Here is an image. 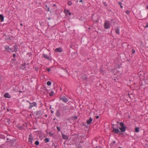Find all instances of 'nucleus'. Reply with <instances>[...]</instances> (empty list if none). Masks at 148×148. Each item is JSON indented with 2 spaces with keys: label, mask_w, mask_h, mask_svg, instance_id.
I'll list each match as a JSON object with an SVG mask.
<instances>
[{
  "label": "nucleus",
  "mask_w": 148,
  "mask_h": 148,
  "mask_svg": "<svg viewBox=\"0 0 148 148\" xmlns=\"http://www.w3.org/2000/svg\"><path fill=\"white\" fill-rule=\"evenodd\" d=\"M29 104H30L29 107V109H31L33 107L36 106L37 105V103L35 102H34L32 103H29Z\"/></svg>",
  "instance_id": "4"
},
{
  "label": "nucleus",
  "mask_w": 148,
  "mask_h": 148,
  "mask_svg": "<svg viewBox=\"0 0 148 148\" xmlns=\"http://www.w3.org/2000/svg\"><path fill=\"white\" fill-rule=\"evenodd\" d=\"M146 27H148V24H147V25L146 26Z\"/></svg>",
  "instance_id": "37"
},
{
  "label": "nucleus",
  "mask_w": 148,
  "mask_h": 148,
  "mask_svg": "<svg viewBox=\"0 0 148 148\" xmlns=\"http://www.w3.org/2000/svg\"><path fill=\"white\" fill-rule=\"evenodd\" d=\"M135 52V51L134 49H132V53H134Z\"/></svg>",
  "instance_id": "27"
},
{
  "label": "nucleus",
  "mask_w": 148,
  "mask_h": 148,
  "mask_svg": "<svg viewBox=\"0 0 148 148\" xmlns=\"http://www.w3.org/2000/svg\"><path fill=\"white\" fill-rule=\"evenodd\" d=\"M56 116H60V114L59 110H57L56 114Z\"/></svg>",
  "instance_id": "16"
},
{
  "label": "nucleus",
  "mask_w": 148,
  "mask_h": 148,
  "mask_svg": "<svg viewBox=\"0 0 148 148\" xmlns=\"http://www.w3.org/2000/svg\"><path fill=\"white\" fill-rule=\"evenodd\" d=\"M15 56H16V55H15V54H13V57H15Z\"/></svg>",
  "instance_id": "33"
},
{
  "label": "nucleus",
  "mask_w": 148,
  "mask_h": 148,
  "mask_svg": "<svg viewBox=\"0 0 148 148\" xmlns=\"http://www.w3.org/2000/svg\"><path fill=\"white\" fill-rule=\"evenodd\" d=\"M19 92H22V91H19Z\"/></svg>",
  "instance_id": "44"
},
{
  "label": "nucleus",
  "mask_w": 148,
  "mask_h": 148,
  "mask_svg": "<svg viewBox=\"0 0 148 148\" xmlns=\"http://www.w3.org/2000/svg\"><path fill=\"white\" fill-rule=\"evenodd\" d=\"M69 15H71V12H69Z\"/></svg>",
  "instance_id": "30"
},
{
  "label": "nucleus",
  "mask_w": 148,
  "mask_h": 148,
  "mask_svg": "<svg viewBox=\"0 0 148 148\" xmlns=\"http://www.w3.org/2000/svg\"><path fill=\"white\" fill-rule=\"evenodd\" d=\"M126 13H127V14H130V11H129V10H127V11H126Z\"/></svg>",
  "instance_id": "26"
},
{
  "label": "nucleus",
  "mask_w": 148,
  "mask_h": 148,
  "mask_svg": "<svg viewBox=\"0 0 148 148\" xmlns=\"http://www.w3.org/2000/svg\"><path fill=\"white\" fill-rule=\"evenodd\" d=\"M63 51L62 49L61 48H56L55 50V51L56 52H59L60 53L62 52Z\"/></svg>",
  "instance_id": "6"
},
{
  "label": "nucleus",
  "mask_w": 148,
  "mask_h": 148,
  "mask_svg": "<svg viewBox=\"0 0 148 148\" xmlns=\"http://www.w3.org/2000/svg\"><path fill=\"white\" fill-rule=\"evenodd\" d=\"M147 9H148V5L147 6Z\"/></svg>",
  "instance_id": "40"
},
{
  "label": "nucleus",
  "mask_w": 148,
  "mask_h": 148,
  "mask_svg": "<svg viewBox=\"0 0 148 148\" xmlns=\"http://www.w3.org/2000/svg\"><path fill=\"white\" fill-rule=\"evenodd\" d=\"M29 142L32 144L33 143V138L31 135H29Z\"/></svg>",
  "instance_id": "8"
},
{
  "label": "nucleus",
  "mask_w": 148,
  "mask_h": 148,
  "mask_svg": "<svg viewBox=\"0 0 148 148\" xmlns=\"http://www.w3.org/2000/svg\"><path fill=\"white\" fill-rule=\"evenodd\" d=\"M115 32L116 34H119V28H117L115 31Z\"/></svg>",
  "instance_id": "14"
},
{
  "label": "nucleus",
  "mask_w": 148,
  "mask_h": 148,
  "mask_svg": "<svg viewBox=\"0 0 148 148\" xmlns=\"http://www.w3.org/2000/svg\"><path fill=\"white\" fill-rule=\"evenodd\" d=\"M20 25H21V26H23V25L22 23H21L20 24Z\"/></svg>",
  "instance_id": "36"
},
{
  "label": "nucleus",
  "mask_w": 148,
  "mask_h": 148,
  "mask_svg": "<svg viewBox=\"0 0 148 148\" xmlns=\"http://www.w3.org/2000/svg\"><path fill=\"white\" fill-rule=\"evenodd\" d=\"M13 50H14V49L12 48H10V51H11L13 52L12 51Z\"/></svg>",
  "instance_id": "28"
},
{
  "label": "nucleus",
  "mask_w": 148,
  "mask_h": 148,
  "mask_svg": "<svg viewBox=\"0 0 148 148\" xmlns=\"http://www.w3.org/2000/svg\"><path fill=\"white\" fill-rule=\"evenodd\" d=\"M47 11H50V9H49V8H48Z\"/></svg>",
  "instance_id": "34"
},
{
  "label": "nucleus",
  "mask_w": 148,
  "mask_h": 148,
  "mask_svg": "<svg viewBox=\"0 0 148 148\" xmlns=\"http://www.w3.org/2000/svg\"><path fill=\"white\" fill-rule=\"evenodd\" d=\"M45 6L47 7V5H45Z\"/></svg>",
  "instance_id": "42"
},
{
  "label": "nucleus",
  "mask_w": 148,
  "mask_h": 148,
  "mask_svg": "<svg viewBox=\"0 0 148 148\" xmlns=\"http://www.w3.org/2000/svg\"><path fill=\"white\" fill-rule=\"evenodd\" d=\"M56 5V4H54L53 5V6H55Z\"/></svg>",
  "instance_id": "41"
},
{
  "label": "nucleus",
  "mask_w": 148,
  "mask_h": 148,
  "mask_svg": "<svg viewBox=\"0 0 148 148\" xmlns=\"http://www.w3.org/2000/svg\"><path fill=\"white\" fill-rule=\"evenodd\" d=\"M60 100H62L63 102L66 103L68 102L69 99L64 96H63L60 97Z\"/></svg>",
  "instance_id": "3"
},
{
  "label": "nucleus",
  "mask_w": 148,
  "mask_h": 148,
  "mask_svg": "<svg viewBox=\"0 0 148 148\" xmlns=\"http://www.w3.org/2000/svg\"><path fill=\"white\" fill-rule=\"evenodd\" d=\"M69 10H64V12L66 14H67L68 13H69Z\"/></svg>",
  "instance_id": "20"
},
{
  "label": "nucleus",
  "mask_w": 148,
  "mask_h": 148,
  "mask_svg": "<svg viewBox=\"0 0 148 148\" xmlns=\"http://www.w3.org/2000/svg\"><path fill=\"white\" fill-rule=\"evenodd\" d=\"M121 3L120 2H119V3L120 4Z\"/></svg>",
  "instance_id": "43"
},
{
  "label": "nucleus",
  "mask_w": 148,
  "mask_h": 148,
  "mask_svg": "<svg viewBox=\"0 0 148 148\" xmlns=\"http://www.w3.org/2000/svg\"><path fill=\"white\" fill-rule=\"evenodd\" d=\"M113 129L112 131L115 134H118L119 132V130L118 128H115L113 127H112Z\"/></svg>",
  "instance_id": "5"
},
{
  "label": "nucleus",
  "mask_w": 148,
  "mask_h": 148,
  "mask_svg": "<svg viewBox=\"0 0 148 148\" xmlns=\"http://www.w3.org/2000/svg\"><path fill=\"white\" fill-rule=\"evenodd\" d=\"M62 137L64 139H67L68 138L67 136L66 135H64V134L62 135Z\"/></svg>",
  "instance_id": "15"
},
{
  "label": "nucleus",
  "mask_w": 148,
  "mask_h": 148,
  "mask_svg": "<svg viewBox=\"0 0 148 148\" xmlns=\"http://www.w3.org/2000/svg\"><path fill=\"white\" fill-rule=\"evenodd\" d=\"M14 50H13L12 51L13 52H16L17 51V49H18V45H15L14 46Z\"/></svg>",
  "instance_id": "9"
},
{
  "label": "nucleus",
  "mask_w": 148,
  "mask_h": 148,
  "mask_svg": "<svg viewBox=\"0 0 148 148\" xmlns=\"http://www.w3.org/2000/svg\"><path fill=\"white\" fill-rule=\"evenodd\" d=\"M54 94V92L53 91L49 93V95L50 96H53Z\"/></svg>",
  "instance_id": "19"
},
{
  "label": "nucleus",
  "mask_w": 148,
  "mask_h": 148,
  "mask_svg": "<svg viewBox=\"0 0 148 148\" xmlns=\"http://www.w3.org/2000/svg\"><path fill=\"white\" fill-rule=\"evenodd\" d=\"M72 118L75 119H76L77 118V116H73L72 117Z\"/></svg>",
  "instance_id": "24"
},
{
  "label": "nucleus",
  "mask_w": 148,
  "mask_h": 148,
  "mask_svg": "<svg viewBox=\"0 0 148 148\" xmlns=\"http://www.w3.org/2000/svg\"><path fill=\"white\" fill-rule=\"evenodd\" d=\"M79 2H83V1L82 0H80L79 1Z\"/></svg>",
  "instance_id": "35"
},
{
  "label": "nucleus",
  "mask_w": 148,
  "mask_h": 148,
  "mask_svg": "<svg viewBox=\"0 0 148 148\" xmlns=\"http://www.w3.org/2000/svg\"><path fill=\"white\" fill-rule=\"evenodd\" d=\"M104 26L105 29H109L110 26V23L108 21H106L104 23Z\"/></svg>",
  "instance_id": "2"
},
{
  "label": "nucleus",
  "mask_w": 148,
  "mask_h": 148,
  "mask_svg": "<svg viewBox=\"0 0 148 148\" xmlns=\"http://www.w3.org/2000/svg\"><path fill=\"white\" fill-rule=\"evenodd\" d=\"M5 49L8 51H10V48L9 46L8 45H6L5 46Z\"/></svg>",
  "instance_id": "12"
},
{
  "label": "nucleus",
  "mask_w": 148,
  "mask_h": 148,
  "mask_svg": "<svg viewBox=\"0 0 148 148\" xmlns=\"http://www.w3.org/2000/svg\"><path fill=\"white\" fill-rule=\"evenodd\" d=\"M92 121V119H91V118H90L88 120H87L86 121V123L88 124H90Z\"/></svg>",
  "instance_id": "13"
},
{
  "label": "nucleus",
  "mask_w": 148,
  "mask_h": 148,
  "mask_svg": "<svg viewBox=\"0 0 148 148\" xmlns=\"http://www.w3.org/2000/svg\"><path fill=\"white\" fill-rule=\"evenodd\" d=\"M47 84L48 86H50L51 84V82L50 81H48L47 82Z\"/></svg>",
  "instance_id": "21"
},
{
  "label": "nucleus",
  "mask_w": 148,
  "mask_h": 148,
  "mask_svg": "<svg viewBox=\"0 0 148 148\" xmlns=\"http://www.w3.org/2000/svg\"><path fill=\"white\" fill-rule=\"evenodd\" d=\"M4 20V17L3 16L2 14H0V21L2 22Z\"/></svg>",
  "instance_id": "11"
},
{
  "label": "nucleus",
  "mask_w": 148,
  "mask_h": 148,
  "mask_svg": "<svg viewBox=\"0 0 148 148\" xmlns=\"http://www.w3.org/2000/svg\"><path fill=\"white\" fill-rule=\"evenodd\" d=\"M47 70L48 71H50L51 70V69H47Z\"/></svg>",
  "instance_id": "29"
},
{
  "label": "nucleus",
  "mask_w": 148,
  "mask_h": 148,
  "mask_svg": "<svg viewBox=\"0 0 148 148\" xmlns=\"http://www.w3.org/2000/svg\"><path fill=\"white\" fill-rule=\"evenodd\" d=\"M39 142L38 141H36L35 142V144L36 145H39Z\"/></svg>",
  "instance_id": "23"
},
{
  "label": "nucleus",
  "mask_w": 148,
  "mask_h": 148,
  "mask_svg": "<svg viewBox=\"0 0 148 148\" xmlns=\"http://www.w3.org/2000/svg\"><path fill=\"white\" fill-rule=\"evenodd\" d=\"M121 127L119 128L121 132H125L126 129V127L124 125V123L123 122H120L119 123Z\"/></svg>",
  "instance_id": "1"
},
{
  "label": "nucleus",
  "mask_w": 148,
  "mask_h": 148,
  "mask_svg": "<svg viewBox=\"0 0 148 148\" xmlns=\"http://www.w3.org/2000/svg\"><path fill=\"white\" fill-rule=\"evenodd\" d=\"M4 97L5 98H11V95L8 93H6L4 95Z\"/></svg>",
  "instance_id": "7"
},
{
  "label": "nucleus",
  "mask_w": 148,
  "mask_h": 148,
  "mask_svg": "<svg viewBox=\"0 0 148 148\" xmlns=\"http://www.w3.org/2000/svg\"><path fill=\"white\" fill-rule=\"evenodd\" d=\"M121 7L122 8H123V6L122 5H121Z\"/></svg>",
  "instance_id": "39"
},
{
  "label": "nucleus",
  "mask_w": 148,
  "mask_h": 148,
  "mask_svg": "<svg viewBox=\"0 0 148 148\" xmlns=\"http://www.w3.org/2000/svg\"><path fill=\"white\" fill-rule=\"evenodd\" d=\"M57 127V130H58L59 131H60V128L59 127H58V126H57V127Z\"/></svg>",
  "instance_id": "25"
},
{
  "label": "nucleus",
  "mask_w": 148,
  "mask_h": 148,
  "mask_svg": "<svg viewBox=\"0 0 148 148\" xmlns=\"http://www.w3.org/2000/svg\"><path fill=\"white\" fill-rule=\"evenodd\" d=\"M43 56L45 58L48 60L50 59V57L48 56L47 54L44 53L43 54Z\"/></svg>",
  "instance_id": "10"
},
{
  "label": "nucleus",
  "mask_w": 148,
  "mask_h": 148,
  "mask_svg": "<svg viewBox=\"0 0 148 148\" xmlns=\"http://www.w3.org/2000/svg\"><path fill=\"white\" fill-rule=\"evenodd\" d=\"M27 101L29 103H31L29 101Z\"/></svg>",
  "instance_id": "38"
},
{
  "label": "nucleus",
  "mask_w": 148,
  "mask_h": 148,
  "mask_svg": "<svg viewBox=\"0 0 148 148\" xmlns=\"http://www.w3.org/2000/svg\"><path fill=\"white\" fill-rule=\"evenodd\" d=\"M44 140L46 143H48L49 141V139L48 138H45Z\"/></svg>",
  "instance_id": "17"
},
{
  "label": "nucleus",
  "mask_w": 148,
  "mask_h": 148,
  "mask_svg": "<svg viewBox=\"0 0 148 148\" xmlns=\"http://www.w3.org/2000/svg\"><path fill=\"white\" fill-rule=\"evenodd\" d=\"M68 4L69 5H72V2H71V1H68Z\"/></svg>",
  "instance_id": "22"
},
{
  "label": "nucleus",
  "mask_w": 148,
  "mask_h": 148,
  "mask_svg": "<svg viewBox=\"0 0 148 148\" xmlns=\"http://www.w3.org/2000/svg\"><path fill=\"white\" fill-rule=\"evenodd\" d=\"M121 147H119V148H121Z\"/></svg>",
  "instance_id": "45"
},
{
  "label": "nucleus",
  "mask_w": 148,
  "mask_h": 148,
  "mask_svg": "<svg viewBox=\"0 0 148 148\" xmlns=\"http://www.w3.org/2000/svg\"><path fill=\"white\" fill-rule=\"evenodd\" d=\"M139 128L138 127H136L135 129V131L136 132H138L139 131Z\"/></svg>",
  "instance_id": "18"
},
{
  "label": "nucleus",
  "mask_w": 148,
  "mask_h": 148,
  "mask_svg": "<svg viewBox=\"0 0 148 148\" xmlns=\"http://www.w3.org/2000/svg\"><path fill=\"white\" fill-rule=\"evenodd\" d=\"M24 67V65H22L21 66V68H23Z\"/></svg>",
  "instance_id": "31"
},
{
  "label": "nucleus",
  "mask_w": 148,
  "mask_h": 148,
  "mask_svg": "<svg viewBox=\"0 0 148 148\" xmlns=\"http://www.w3.org/2000/svg\"><path fill=\"white\" fill-rule=\"evenodd\" d=\"M99 118V116H96V118L97 119H98Z\"/></svg>",
  "instance_id": "32"
}]
</instances>
